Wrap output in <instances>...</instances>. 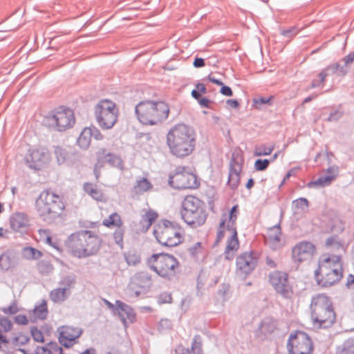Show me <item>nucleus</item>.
I'll list each match as a JSON object with an SVG mask.
<instances>
[{
  "mask_svg": "<svg viewBox=\"0 0 354 354\" xmlns=\"http://www.w3.org/2000/svg\"><path fill=\"white\" fill-rule=\"evenodd\" d=\"M326 245L331 248V252L323 254L318 259L315 270V279L322 287H329L338 283L343 277L342 256L345 247L335 242L333 237L326 240Z\"/></svg>",
  "mask_w": 354,
  "mask_h": 354,
  "instance_id": "nucleus-1",
  "label": "nucleus"
},
{
  "mask_svg": "<svg viewBox=\"0 0 354 354\" xmlns=\"http://www.w3.org/2000/svg\"><path fill=\"white\" fill-rule=\"evenodd\" d=\"M167 145L170 153L176 158H185L194 151L196 133L189 125L178 124L173 126L167 133Z\"/></svg>",
  "mask_w": 354,
  "mask_h": 354,
  "instance_id": "nucleus-2",
  "label": "nucleus"
},
{
  "mask_svg": "<svg viewBox=\"0 0 354 354\" xmlns=\"http://www.w3.org/2000/svg\"><path fill=\"white\" fill-rule=\"evenodd\" d=\"M102 239L90 230H80L71 234L66 239L67 252L73 257L82 259L96 254L102 245Z\"/></svg>",
  "mask_w": 354,
  "mask_h": 354,
  "instance_id": "nucleus-3",
  "label": "nucleus"
},
{
  "mask_svg": "<svg viewBox=\"0 0 354 354\" xmlns=\"http://www.w3.org/2000/svg\"><path fill=\"white\" fill-rule=\"evenodd\" d=\"M136 114L142 124L157 125L168 118L169 107L163 101L144 100L136 105Z\"/></svg>",
  "mask_w": 354,
  "mask_h": 354,
  "instance_id": "nucleus-4",
  "label": "nucleus"
},
{
  "mask_svg": "<svg viewBox=\"0 0 354 354\" xmlns=\"http://www.w3.org/2000/svg\"><path fill=\"white\" fill-rule=\"evenodd\" d=\"M310 316L314 324L322 328L330 327L336 319V314L330 299L319 294L313 297L310 303Z\"/></svg>",
  "mask_w": 354,
  "mask_h": 354,
  "instance_id": "nucleus-5",
  "label": "nucleus"
},
{
  "mask_svg": "<svg viewBox=\"0 0 354 354\" xmlns=\"http://www.w3.org/2000/svg\"><path fill=\"white\" fill-rule=\"evenodd\" d=\"M153 234L156 241L166 247H175L184 240L183 228L176 222L167 219L159 221L153 227Z\"/></svg>",
  "mask_w": 354,
  "mask_h": 354,
  "instance_id": "nucleus-6",
  "label": "nucleus"
},
{
  "mask_svg": "<svg viewBox=\"0 0 354 354\" xmlns=\"http://www.w3.org/2000/svg\"><path fill=\"white\" fill-rule=\"evenodd\" d=\"M93 114L99 127L103 130L112 129L118 120L119 108L110 99L99 100L93 107Z\"/></svg>",
  "mask_w": 354,
  "mask_h": 354,
  "instance_id": "nucleus-7",
  "label": "nucleus"
},
{
  "mask_svg": "<svg viewBox=\"0 0 354 354\" xmlns=\"http://www.w3.org/2000/svg\"><path fill=\"white\" fill-rule=\"evenodd\" d=\"M43 122L49 129L57 131H65L74 126L75 116L71 109L59 106L44 115Z\"/></svg>",
  "mask_w": 354,
  "mask_h": 354,
  "instance_id": "nucleus-8",
  "label": "nucleus"
},
{
  "mask_svg": "<svg viewBox=\"0 0 354 354\" xmlns=\"http://www.w3.org/2000/svg\"><path fill=\"white\" fill-rule=\"evenodd\" d=\"M36 209L41 216L55 218L63 214L65 205L59 195L46 190L37 199Z\"/></svg>",
  "mask_w": 354,
  "mask_h": 354,
  "instance_id": "nucleus-9",
  "label": "nucleus"
},
{
  "mask_svg": "<svg viewBox=\"0 0 354 354\" xmlns=\"http://www.w3.org/2000/svg\"><path fill=\"white\" fill-rule=\"evenodd\" d=\"M150 268L160 277L170 279L180 270V263L173 255L167 253L153 254L147 260Z\"/></svg>",
  "mask_w": 354,
  "mask_h": 354,
  "instance_id": "nucleus-10",
  "label": "nucleus"
},
{
  "mask_svg": "<svg viewBox=\"0 0 354 354\" xmlns=\"http://www.w3.org/2000/svg\"><path fill=\"white\" fill-rule=\"evenodd\" d=\"M181 214L185 222L193 227L203 225L207 218L203 202L192 195L185 198Z\"/></svg>",
  "mask_w": 354,
  "mask_h": 354,
  "instance_id": "nucleus-11",
  "label": "nucleus"
},
{
  "mask_svg": "<svg viewBox=\"0 0 354 354\" xmlns=\"http://www.w3.org/2000/svg\"><path fill=\"white\" fill-rule=\"evenodd\" d=\"M169 185L176 189H192L198 187L200 183L196 174L186 167L177 168L169 176Z\"/></svg>",
  "mask_w": 354,
  "mask_h": 354,
  "instance_id": "nucleus-12",
  "label": "nucleus"
},
{
  "mask_svg": "<svg viewBox=\"0 0 354 354\" xmlns=\"http://www.w3.org/2000/svg\"><path fill=\"white\" fill-rule=\"evenodd\" d=\"M287 347L290 354H313L314 350L311 338L302 331H296L290 335Z\"/></svg>",
  "mask_w": 354,
  "mask_h": 354,
  "instance_id": "nucleus-13",
  "label": "nucleus"
},
{
  "mask_svg": "<svg viewBox=\"0 0 354 354\" xmlns=\"http://www.w3.org/2000/svg\"><path fill=\"white\" fill-rule=\"evenodd\" d=\"M30 341L29 334L26 331L21 330L15 333L10 339L0 333V350L6 354H12L13 349L12 346H13L24 352V351L21 347L28 344Z\"/></svg>",
  "mask_w": 354,
  "mask_h": 354,
  "instance_id": "nucleus-14",
  "label": "nucleus"
},
{
  "mask_svg": "<svg viewBox=\"0 0 354 354\" xmlns=\"http://www.w3.org/2000/svg\"><path fill=\"white\" fill-rule=\"evenodd\" d=\"M239 214V206L232 207L230 213L223 214L220 219L219 224L216 229V240L218 243L223 238L230 236V230H236V221Z\"/></svg>",
  "mask_w": 354,
  "mask_h": 354,
  "instance_id": "nucleus-15",
  "label": "nucleus"
},
{
  "mask_svg": "<svg viewBox=\"0 0 354 354\" xmlns=\"http://www.w3.org/2000/svg\"><path fill=\"white\" fill-rule=\"evenodd\" d=\"M25 159L30 167L39 170L48 163L50 154L45 147H35L28 149Z\"/></svg>",
  "mask_w": 354,
  "mask_h": 354,
  "instance_id": "nucleus-16",
  "label": "nucleus"
},
{
  "mask_svg": "<svg viewBox=\"0 0 354 354\" xmlns=\"http://www.w3.org/2000/svg\"><path fill=\"white\" fill-rule=\"evenodd\" d=\"M269 280L274 290L283 297H290L292 295V289L286 272L274 271L270 274Z\"/></svg>",
  "mask_w": 354,
  "mask_h": 354,
  "instance_id": "nucleus-17",
  "label": "nucleus"
},
{
  "mask_svg": "<svg viewBox=\"0 0 354 354\" xmlns=\"http://www.w3.org/2000/svg\"><path fill=\"white\" fill-rule=\"evenodd\" d=\"M258 257L254 252H245L241 254L236 261V271L241 274H250L256 267Z\"/></svg>",
  "mask_w": 354,
  "mask_h": 354,
  "instance_id": "nucleus-18",
  "label": "nucleus"
},
{
  "mask_svg": "<svg viewBox=\"0 0 354 354\" xmlns=\"http://www.w3.org/2000/svg\"><path fill=\"white\" fill-rule=\"evenodd\" d=\"M317 252L315 245L310 242L303 241L297 243L292 250L293 259L297 262L308 261Z\"/></svg>",
  "mask_w": 354,
  "mask_h": 354,
  "instance_id": "nucleus-19",
  "label": "nucleus"
},
{
  "mask_svg": "<svg viewBox=\"0 0 354 354\" xmlns=\"http://www.w3.org/2000/svg\"><path fill=\"white\" fill-rule=\"evenodd\" d=\"M104 136L100 130L94 125H91L82 129L77 138V145L81 149H87L91 146L92 138L102 140Z\"/></svg>",
  "mask_w": 354,
  "mask_h": 354,
  "instance_id": "nucleus-20",
  "label": "nucleus"
},
{
  "mask_svg": "<svg viewBox=\"0 0 354 354\" xmlns=\"http://www.w3.org/2000/svg\"><path fill=\"white\" fill-rule=\"evenodd\" d=\"M58 332V339L60 344L67 348L73 346L82 334V330L80 328L70 326L59 327Z\"/></svg>",
  "mask_w": 354,
  "mask_h": 354,
  "instance_id": "nucleus-21",
  "label": "nucleus"
},
{
  "mask_svg": "<svg viewBox=\"0 0 354 354\" xmlns=\"http://www.w3.org/2000/svg\"><path fill=\"white\" fill-rule=\"evenodd\" d=\"M243 163L242 157L234 159L230 162L227 183L233 189L236 188L240 183Z\"/></svg>",
  "mask_w": 354,
  "mask_h": 354,
  "instance_id": "nucleus-22",
  "label": "nucleus"
},
{
  "mask_svg": "<svg viewBox=\"0 0 354 354\" xmlns=\"http://www.w3.org/2000/svg\"><path fill=\"white\" fill-rule=\"evenodd\" d=\"M230 236L226 238L224 254L225 259H232L239 248V241L237 230H230Z\"/></svg>",
  "mask_w": 354,
  "mask_h": 354,
  "instance_id": "nucleus-23",
  "label": "nucleus"
},
{
  "mask_svg": "<svg viewBox=\"0 0 354 354\" xmlns=\"http://www.w3.org/2000/svg\"><path fill=\"white\" fill-rule=\"evenodd\" d=\"M264 238L266 243L272 248L276 249L281 245V231L279 225L268 228L265 234Z\"/></svg>",
  "mask_w": 354,
  "mask_h": 354,
  "instance_id": "nucleus-24",
  "label": "nucleus"
},
{
  "mask_svg": "<svg viewBox=\"0 0 354 354\" xmlns=\"http://www.w3.org/2000/svg\"><path fill=\"white\" fill-rule=\"evenodd\" d=\"M158 216V214L156 211L150 208L144 209L142 211L138 223L139 230L142 232L147 231L153 223L157 219Z\"/></svg>",
  "mask_w": 354,
  "mask_h": 354,
  "instance_id": "nucleus-25",
  "label": "nucleus"
},
{
  "mask_svg": "<svg viewBox=\"0 0 354 354\" xmlns=\"http://www.w3.org/2000/svg\"><path fill=\"white\" fill-rule=\"evenodd\" d=\"M97 158L98 162L97 165H100V167L102 165L101 163L107 162L111 166L117 167L121 170L124 169V164L121 158L115 154L106 153L105 149H102L98 153Z\"/></svg>",
  "mask_w": 354,
  "mask_h": 354,
  "instance_id": "nucleus-26",
  "label": "nucleus"
},
{
  "mask_svg": "<svg viewBox=\"0 0 354 354\" xmlns=\"http://www.w3.org/2000/svg\"><path fill=\"white\" fill-rule=\"evenodd\" d=\"M116 310L124 325H127V322H133L135 320L136 314L128 305L117 301Z\"/></svg>",
  "mask_w": 354,
  "mask_h": 354,
  "instance_id": "nucleus-27",
  "label": "nucleus"
},
{
  "mask_svg": "<svg viewBox=\"0 0 354 354\" xmlns=\"http://www.w3.org/2000/svg\"><path fill=\"white\" fill-rule=\"evenodd\" d=\"M48 313L47 302L43 300L33 310L29 311L30 322L35 323L38 320L45 319L47 317Z\"/></svg>",
  "mask_w": 354,
  "mask_h": 354,
  "instance_id": "nucleus-28",
  "label": "nucleus"
},
{
  "mask_svg": "<svg viewBox=\"0 0 354 354\" xmlns=\"http://www.w3.org/2000/svg\"><path fill=\"white\" fill-rule=\"evenodd\" d=\"M28 218L23 213L17 212L10 218V225L15 231H21L28 226Z\"/></svg>",
  "mask_w": 354,
  "mask_h": 354,
  "instance_id": "nucleus-29",
  "label": "nucleus"
},
{
  "mask_svg": "<svg viewBox=\"0 0 354 354\" xmlns=\"http://www.w3.org/2000/svg\"><path fill=\"white\" fill-rule=\"evenodd\" d=\"M152 187V184L147 178H140L136 180L132 192L134 196H138L150 191Z\"/></svg>",
  "mask_w": 354,
  "mask_h": 354,
  "instance_id": "nucleus-30",
  "label": "nucleus"
},
{
  "mask_svg": "<svg viewBox=\"0 0 354 354\" xmlns=\"http://www.w3.org/2000/svg\"><path fill=\"white\" fill-rule=\"evenodd\" d=\"M102 225L108 228H119L123 227V221L120 214L116 212L110 214L102 221Z\"/></svg>",
  "mask_w": 354,
  "mask_h": 354,
  "instance_id": "nucleus-31",
  "label": "nucleus"
},
{
  "mask_svg": "<svg viewBox=\"0 0 354 354\" xmlns=\"http://www.w3.org/2000/svg\"><path fill=\"white\" fill-rule=\"evenodd\" d=\"M15 259L9 252H4L0 255V270L7 271L15 267Z\"/></svg>",
  "mask_w": 354,
  "mask_h": 354,
  "instance_id": "nucleus-32",
  "label": "nucleus"
},
{
  "mask_svg": "<svg viewBox=\"0 0 354 354\" xmlns=\"http://www.w3.org/2000/svg\"><path fill=\"white\" fill-rule=\"evenodd\" d=\"M62 351V348L55 342H50L46 346H38L35 350L36 354H59Z\"/></svg>",
  "mask_w": 354,
  "mask_h": 354,
  "instance_id": "nucleus-33",
  "label": "nucleus"
},
{
  "mask_svg": "<svg viewBox=\"0 0 354 354\" xmlns=\"http://www.w3.org/2000/svg\"><path fill=\"white\" fill-rule=\"evenodd\" d=\"M335 354H354V339H348L338 346Z\"/></svg>",
  "mask_w": 354,
  "mask_h": 354,
  "instance_id": "nucleus-34",
  "label": "nucleus"
},
{
  "mask_svg": "<svg viewBox=\"0 0 354 354\" xmlns=\"http://www.w3.org/2000/svg\"><path fill=\"white\" fill-rule=\"evenodd\" d=\"M84 189L89 196L97 201H102L103 198V194L102 192L98 189L96 186L92 183H87L84 185Z\"/></svg>",
  "mask_w": 354,
  "mask_h": 354,
  "instance_id": "nucleus-35",
  "label": "nucleus"
},
{
  "mask_svg": "<svg viewBox=\"0 0 354 354\" xmlns=\"http://www.w3.org/2000/svg\"><path fill=\"white\" fill-rule=\"evenodd\" d=\"M67 288H56L50 293V298L54 302L62 301L66 299Z\"/></svg>",
  "mask_w": 354,
  "mask_h": 354,
  "instance_id": "nucleus-36",
  "label": "nucleus"
},
{
  "mask_svg": "<svg viewBox=\"0 0 354 354\" xmlns=\"http://www.w3.org/2000/svg\"><path fill=\"white\" fill-rule=\"evenodd\" d=\"M24 254L28 259H38L43 255L41 251L32 247L25 248L24 249Z\"/></svg>",
  "mask_w": 354,
  "mask_h": 354,
  "instance_id": "nucleus-37",
  "label": "nucleus"
},
{
  "mask_svg": "<svg viewBox=\"0 0 354 354\" xmlns=\"http://www.w3.org/2000/svg\"><path fill=\"white\" fill-rule=\"evenodd\" d=\"M345 223L338 217L332 218L330 228L333 232H342L344 230Z\"/></svg>",
  "mask_w": 354,
  "mask_h": 354,
  "instance_id": "nucleus-38",
  "label": "nucleus"
},
{
  "mask_svg": "<svg viewBox=\"0 0 354 354\" xmlns=\"http://www.w3.org/2000/svg\"><path fill=\"white\" fill-rule=\"evenodd\" d=\"M13 323L8 317L0 316V333H8L12 330Z\"/></svg>",
  "mask_w": 354,
  "mask_h": 354,
  "instance_id": "nucleus-39",
  "label": "nucleus"
},
{
  "mask_svg": "<svg viewBox=\"0 0 354 354\" xmlns=\"http://www.w3.org/2000/svg\"><path fill=\"white\" fill-rule=\"evenodd\" d=\"M274 150V146H265L260 145L257 146L254 150V155L255 156H268L272 153Z\"/></svg>",
  "mask_w": 354,
  "mask_h": 354,
  "instance_id": "nucleus-40",
  "label": "nucleus"
},
{
  "mask_svg": "<svg viewBox=\"0 0 354 354\" xmlns=\"http://www.w3.org/2000/svg\"><path fill=\"white\" fill-rule=\"evenodd\" d=\"M333 179L334 177L330 176L320 177L317 180L310 183L308 186H326L329 185Z\"/></svg>",
  "mask_w": 354,
  "mask_h": 354,
  "instance_id": "nucleus-41",
  "label": "nucleus"
},
{
  "mask_svg": "<svg viewBox=\"0 0 354 354\" xmlns=\"http://www.w3.org/2000/svg\"><path fill=\"white\" fill-rule=\"evenodd\" d=\"M124 234V227H121L117 228L113 233V239L116 244L119 246L122 247L123 245V238Z\"/></svg>",
  "mask_w": 354,
  "mask_h": 354,
  "instance_id": "nucleus-42",
  "label": "nucleus"
},
{
  "mask_svg": "<svg viewBox=\"0 0 354 354\" xmlns=\"http://www.w3.org/2000/svg\"><path fill=\"white\" fill-rule=\"evenodd\" d=\"M55 153L59 163H62L66 161L67 158V152L66 149L60 147H57L55 149Z\"/></svg>",
  "mask_w": 354,
  "mask_h": 354,
  "instance_id": "nucleus-43",
  "label": "nucleus"
},
{
  "mask_svg": "<svg viewBox=\"0 0 354 354\" xmlns=\"http://www.w3.org/2000/svg\"><path fill=\"white\" fill-rule=\"evenodd\" d=\"M1 310L4 314L10 315H15L19 311V308L15 302L8 307L2 308Z\"/></svg>",
  "mask_w": 354,
  "mask_h": 354,
  "instance_id": "nucleus-44",
  "label": "nucleus"
},
{
  "mask_svg": "<svg viewBox=\"0 0 354 354\" xmlns=\"http://www.w3.org/2000/svg\"><path fill=\"white\" fill-rule=\"evenodd\" d=\"M30 332H31L32 337L35 341H36L37 342H44V337L43 333L37 328L32 327Z\"/></svg>",
  "mask_w": 354,
  "mask_h": 354,
  "instance_id": "nucleus-45",
  "label": "nucleus"
},
{
  "mask_svg": "<svg viewBox=\"0 0 354 354\" xmlns=\"http://www.w3.org/2000/svg\"><path fill=\"white\" fill-rule=\"evenodd\" d=\"M14 322L19 325H28L30 321V313L28 317L24 314H19L14 317Z\"/></svg>",
  "mask_w": 354,
  "mask_h": 354,
  "instance_id": "nucleus-46",
  "label": "nucleus"
},
{
  "mask_svg": "<svg viewBox=\"0 0 354 354\" xmlns=\"http://www.w3.org/2000/svg\"><path fill=\"white\" fill-rule=\"evenodd\" d=\"M269 163L270 162L267 159H258L254 162V168L257 171H263L268 167Z\"/></svg>",
  "mask_w": 354,
  "mask_h": 354,
  "instance_id": "nucleus-47",
  "label": "nucleus"
},
{
  "mask_svg": "<svg viewBox=\"0 0 354 354\" xmlns=\"http://www.w3.org/2000/svg\"><path fill=\"white\" fill-rule=\"evenodd\" d=\"M272 96H270L268 98L266 97H260L258 99H254L253 102L254 104V106L257 109H261V105L263 104H270V102L272 100Z\"/></svg>",
  "mask_w": 354,
  "mask_h": 354,
  "instance_id": "nucleus-48",
  "label": "nucleus"
},
{
  "mask_svg": "<svg viewBox=\"0 0 354 354\" xmlns=\"http://www.w3.org/2000/svg\"><path fill=\"white\" fill-rule=\"evenodd\" d=\"M127 262L129 265L135 266L140 263V259L138 255L129 254L126 257Z\"/></svg>",
  "mask_w": 354,
  "mask_h": 354,
  "instance_id": "nucleus-49",
  "label": "nucleus"
},
{
  "mask_svg": "<svg viewBox=\"0 0 354 354\" xmlns=\"http://www.w3.org/2000/svg\"><path fill=\"white\" fill-rule=\"evenodd\" d=\"M297 33V31L296 30V28L294 27H291L287 30H284L281 32V35L284 37H293L296 35Z\"/></svg>",
  "mask_w": 354,
  "mask_h": 354,
  "instance_id": "nucleus-50",
  "label": "nucleus"
},
{
  "mask_svg": "<svg viewBox=\"0 0 354 354\" xmlns=\"http://www.w3.org/2000/svg\"><path fill=\"white\" fill-rule=\"evenodd\" d=\"M346 286L348 289L354 290V275L348 274L346 279Z\"/></svg>",
  "mask_w": 354,
  "mask_h": 354,
  "instance_id": "nucleus-51",
  "label": "nucleus"
},
{
  "mask_svg": "<svg viewBox=\"0 0 354 354\" xmlns=\"http://www.w3.org/2000/svg\"><path fill=\"white\" fill-rule=\"evenodd\" d=\"M342 115V112H340L339 111H336L330 115V116L328 118V120L329 122L335 121V120H338L339 118H340Z\"/></svg>",
  "mask_w": 354,
  "mask_h": 354,
  "instance_id": "nucleus-52",
  "label": "nucleus"
},
{
  "mask_svg": "<svg viewBox=\"0 0 354 354\" xmlns=\"http://www.w3.org/2000/svg\"><path fill=\"white\" fill-rule=\"evenodd\" d=\"M221 93L225 96H232L233 95L232 89L229 86L223 85L221 88Z\"/></svg>",
  "mask_w": 354,
  "mask_h": 354,
  "instance_id": "nucleus-53",
  "label": "nucleus"
},
{
  "mask_svg": "<svg viewBox=\"0 0 354 354\" xmlns=\"http://www.w3.org/2000/svg\"><path fill=\"white\" fill-rule=\"evenodd\" d=\"M201 250V244L200 243H196L192 247H190L189 248V251L192 254H196Z\"/></svg>",
  "mask_w": 354,
  "mask_h": 354,
  "instance_id": "nucleus-54",
  "label": "nucleus"
},
{
  "mask_svg": "<svg viewBox=\"0 0 354 354\" xmlns=\"http://www.w3.org/2000/svg\"><path fill=\"white\" fill-rule=\"evenodd\" d=\"M193 65L196 68H200L205 66V61L203 58H196L194 61Z\"/></svg>",
  "mask_w": 354,
  "mask_h": 354,
  "instance_id": "nucleus-55",
  "label": "nucleus"
},
{
  "mask_svg": "<svg viewBox=\"0 0 354 354\" xmlns=\"http://www.w3.org/2000/svg\"><path fill=\"white\" fill-rule=\"evenodd\" d=\"M207 79L209 82L216 84V85H218V86H223V83L222 81L215 78L213 75H209L208 77H207Z\"/></svg>",
  "mask_w": 354,
  "mask_h": 354,
  "instance_id": "nucleus-56",
  "label": "nucleus"
},
{
  "mask_svg": "<svg viewBox=\"0 0 354 354\" xmlns=\"http://www.w3.org/2000/svg\"><path fill=\"white\" fill-rule=\"evenodd\" d=\"M297 205L304 206L305 207H308V201L306 198H301L295 201Z\"/></svg>",
  "mask_w": 354,
  "mask_h": 354,
  "instance_id": "nucleus-57",
  "label": "nucleus"
},
{
  "mask_svg": "<svg viewBox=\"0 0 354 354\" xmlns=\"http://www.w3.org/2000/svg\"><path fill=\"white\" fill-rule=\"evenodd\" d=\"M354 61V52L348 54L344 58V62L346 64H349Z\"/></svg>",
  "mask_w": 354,
  "mask_h": 354,
  "instance_id": "nucleus-58",
  "label": "nucleus"
},
{
  "mask_svg": "<svg viewBox=\"0 0 354 354\" xmlns=\"http://www.w3.org/2000/svg\"><path fill=\"white\" fill-rule=\"evenodd\" d=\"M176 354H190V352H189V349H187V348H185L183 346H178L176 349Z\"/></svg>",
  "mask_w": 354,
  "mask_h": 354,
  "instance_id": "nucleus-59",
  "label": "nucleus"
},
{
  "mask_svg": "<svg viewBox=\"0 0 354 354\" xmlns=\"http://www.w3.org/2000/svg\"><path fill=\"white\" fill-rule=\"evenodd\" d=\"M227 104L230 106V107H232V108H237L239 105L238 101L236 100H232V99H230V100H227Z\"/></svg>",
  "mask_w": 354,
  "mask_h": 354,
  "instance_id": "nucleus-60",
  "label": "nucleus"
},
{
  "mask_svg": "<svg viewBox=\"0 0 354 354\" xmlns=\"http://www.w3.org/2000/svg\"><path fill=\"white\" fill-rule=\"evenodd\" d=\"M196 88H197V91L201 93V94H205L206 93V87L205 86V84H198L196 85Z\"/></svg>",
  "mask_w": 354,
  "mask_h": 354,
  "instance_id": "nucleus-61",
  "label": "nucleus"
},
{
  "mask_svg": "<svg viewBox=\"0 0 354 354\" xmlns=\"http://www.w3.org/2000/svg\"><path fill=\"white\" fill-rule=\"evenodd\" d=\"M199 103L201 105L207 107L209 105V100L207 98L203 97L199 99Z\"/></svg>",
  "mask_w": 354,
  "mask_h": 354,
  "instance_id": "nucleus-62",
  "label": "nucleus"
},
{
  "mask_svg": "<svg viewBox=\"0 0 354 354\" xmlns=\"http://www.w3.org/2000/svg\"><path fill=\"white\" fill-rule=\"evenodd\" d=\"M319 78H320V80H321V82H322V83H324V81H325V79H326V76H327V73H326V70L322 71L319 74Z\"/></svg>",
  "mask_w": 354,
  "mask_h": 354,
  "instance_id": "nucleus-63",
  "label": "nucleus"
},
{
  "mask_svg": "<svg viewBox=\"0 0 354 354\" xmlns=\"http://www.w3.org/2000/svg\"><path fill=\"white\" fill-rule=\"evenodd\" d=\"M82 354H95V351L93 348H88L82 352Z\"/></svg>",
  "mask_w": 354,
  "mask_h": 354,
  "instance_id": "nucleus-64",
  "label": "nucleus"
}]
</instances>
